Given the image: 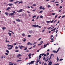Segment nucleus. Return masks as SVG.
<instances>
[{"instance_id": "6e6552de", "label": "nucleus", "mask_w": 65, "mask_h": 65, "mask_svg": "<svg viewBox=\"0 0 65 65\" xmlns=\"http://www.w3.org/2000/svg\"><path fill=\"white\" fill-rule=\"evenodd\" d=\"M22 56V55L19 54L17 55V57H20V56Z\"/></svg>"}, {"instance_id": "6ab92c4d", "label": "nucleus", "mask_w": 65, "mask_h": 65, "mask_svg": "<svg viewBox=\"0 0 65 65\" xmlns=\"http://www.w3.org/2000/svg\"><path fill=\"white\" fill-rule=\"evenodd\" d=\"M27 47H26L25 48L24 50V51H26L27 50Z\"/></svg>"}, {"instance_id": "bb28decb", "label": "nucleus", "mask_w": 65, "mask_h": 65, "mask_svg": "<svg viewBox=\"0 0 65 65\" xmlns=\"http://www.w3.org/2000/svg\"><path fill=\"white\" fill-rule=\"evenodd\" d=\"M56 28H55L54 29L51 30V31H54V30H56Z\"/></svg>"}, {"instance_id": "2eb2a0df", "label": "nucleus", "mask_w": 65, "mask_h": 65, "mask_svg": "<svg viewBox=\"0 0 65 65\" xmlns=\"http://www.w3.org/2000/svg\"><path fill=\"white\" fill-rule=\"evenodd\" d=\"M19 47L20 48V49H21V50H22L23 49V48H22V47H21V46H20V45H19Z\"/></svg>"}, {"instance_id": "603ef678", "label": "nucleus", "mask_w": 65, "mask_h": 65, "mask_svg": "<svg viewBox=\"0 0 65 65\" xmlns=\"http://www.w3.org/2000/svg\"><path fill=\"white\" fill-rule=\"evenodd\" d=\"M51 7V6L50 5H48V8H49V7Z\"/></svg>"}, {"instance_id": "49530a36", "label": "nucleus", "mask_w": 65, "mask_h": 65, "mask_svg": "<svg viewBox=\"0 0 65 65\" xmlns=\"http://www.w3.org/2000/svg\"><path fill=\"white\" fill-rule=\"evenodd\" d=\"M63 59H60L59 61H62Z\"/></svg>"}, {"instance_id": "dca6fc26", "label": "nucleus", "mask_w": 65, "mask_h": 65, "mask_svg": "<svg viewBox=\"0 0 65 65\" xmlns=\"http://www.w3.org/2000/svg\"><path fill=\"white\" fill-rule=\"evenodd\" d=\"M35 62V61H31V64H33Z\"/></svg>"}, {"instance_id": "4c0bfd02", "label": "nucleus", "mask_w": 65, "mask_h": 65, "mask_svg": "<svg viewBox=\"0 0 65 65\" xmlns=\"http://www.w3.org/2000/svg\"><path fill=\"white\" fill-rule=\"evenodd\" d=\"M20 61H22V60H18L17 62H20Z\"/></svg>"}, {"instance_id": "20e7f679", "label": "nucleus", "mask_w": 65, "mask_h": 65, "mask_svg": "<svg viewBox=\"0 0 65 65\" xmlns=\"http://www.w3.org/2000/svg\"><path fill=\"white\" fill-rule=\"evenodd\" d=\"M14 13H10L9 14V16H12L13 15H14Z\"/></svg>"}, {"instance_id": "f3484780", "label": "nucleus", "mask_w": 65, "mask_h": 65, "mask_svg": "<svg viewBox=\"0 0 65 65\" xmlns=\"http://www.w3.org/2000/svg\"><path fill=\"white\" fill-rule=\"evenodd\" d=\"M29 33H32V32H33V31L32 30H31V31L30 30L29 31Z\"/></svg>"}, {"instance_id": "7ed1b4c3", "label": "nucleus", "mask_w": 65, "mask_h": 65, "mask_svg": "<svg viewBox=\"0 0 65 65\" xmlns=\"http://www.w3.org/2000/svg\"><path fill=\"white\" fill-rule=\"evenodd\" d=\"M8 47H10L11 48H12L13 47V46H12L8 44L7 45Z\"/></svg>"}, {"instance_id": "473e14b6", "label": "nucleus", "mask_w": 65, "mask_h": 65, "mask_svg": "<svg viewBox=\"0 0 65 65\" xmlns=\"http://www.w3.org/2000/svg\"><path fill=\"white\" fill-rule=\"evenodd\" d=\"M40 18L41 19H42V18H43V17L42 16H40Z\"/></svg>"}, {"instance_id": "69168bd1", "label": "nucleus", "mask_w": 65, "mask_h": 65, "mask_svg": "<svg viewBox=\"0 0 65 65\" xmlns=\"http://www.w3.org/2000/svg\"><path fill=\"white\" fill-rule=\"evenodd\" d=\"M6 42H9V41H6Z\"/></svg>"}, {"instance_id": "052dcab7", "label": "nucleus", "mask_w": 65, "mask_h": 65, "mask_svg": "<svg viewBox=\"0 0 65 65\" xmlns=\"http://www.w3.org/2000/svg\"><path fill=\"white\" fill-rule=\"evenodd\" d=\"M42 9H43V10H44L45 9V8L44 7H43L42 8Z\"/></svg>"}, {"instance_id": "a211bd4d", "label": "nucleus", "mask_w": 65, "mask_h": 65, "mask_svg": "<svg viewBox=\"0 0 65 65\" xmlns=\"http://www.w3.org/2000/svg\"><path fill=\"white\" fill-rule=\"evenodd\" d=\"M42 6H40V9H42Z\"/></svg>"}, {"instance_id": "a878e982", "label": "nucleus", "mask_w": 65, "mask_h": 65, "mask_svg": "<svg viewBox=\"0 0 65 65\" xmlns=\"http://www.w3.org/2000/svg\"><path fill=\"white\" fill-rule=\"evenodd\" d=\"M37 42H35L34 43V44H33V45H34L35 44H36V43H37Z\"/></svg>"}, {"instance_id": "e433bc0d", "label": "nucleus", "mask_w": 65, "mask_h": 65, "mask_svg": "<svg viewBox=\"0 0 65 65\" xmlns=\"http://www.w3.org/2000/svg\"><path fill=\"white\" fill-rule=\"evenodd\" d=\"M29 57H31V54H29L28 55Z\"/></svg>"}, {"instance_id": "680f3d73", "label": "nucleus", "mask_w": 65, "mask_h": 65, "mask_svg": "<svg viewBox=\"0 0 65 65\" xmlns=\"http://www.w3.org/2000/svg\"><path fill=\"white\" fill-rule=\"evenodd\" d=\"M21 47H25L23 46L22 45H21Z\"/></svg>"}, {"instance_id": "37998d69", "label": "nucleus", "mask_w": 65, "mask_h": 65, "mask_svg": "<svg viewBox=\"0 0 65 65\" xmlns=\"http://www.w3.org/2000/svg\"><path fill=\"white\" fill-rule=\"evenodd\" d=\"M8 50H11L12 49V48H8Z\"/></svg>"}, {"instance_id": "c9c22d12", "label": "nucleus", "mask_w": 65, "mask_h": 65, "mask_svg": "<svg viewBox=\"0 0 65 65\" xmlns=\"http://www.w3.org/2000/svg\"><path fill=\"white\" fill-rule=\"evenodd\" d=\"M48 59L46 60V59H45V61L46 62L47 61H48Z\"/></svg>"}, {"instance_id": "a19ab883", "label": "nucleus", "mask_w": 65, "mask_h": 65, "mask_svg": "<svg viewBox=\"0 0 65 65\" xmlns=\"http://www.w3.org/2000/svg\"><path fill=\"white\" fill-rule=\"evenodd\" d=\"M55 14H56V13H52V14L53 15H55Z\"/></svg>"}, {"instance_id": "0eeeda50", "label": "nucleus", "mask_w": 65, "mask_h": 65, "mask_svg": "<svg viewBox=\"0 0 65 65\" xmlns=\"http://www.w3.org/2000/svg\"><path fill=\"white\" fill-rule=\"evenodd\" d=\"M16 21H17V22H21V20L19 19H16Z\"/></svg>"}, {"instance_id": "ddd939ff", "label": "nucleus", "mask_w": 65, "mask_h": 65, "mask_svg": "<svg viewBox=\"0 0 65 65\" xmlns=\"http://www.w3.org/2000/svg\"><path fill=\"white\" fill-rule=\"evenodd\" d=\"M53 53H57V51H56L53 50Z\"/></svg>"}, {"instance_id": "79ce46f5", "label": "nucleus", "mask_w": 65, "mask_h": 65, "mask_svg": "<svg viewBox=\"0 0 65 65\" xmlns=\"http://www.w3.org/2000/svg\"><path fill=\"white\" fill-rule=\"evenodd\" d=\"M10 2H13V0H10Z\"/></svg>"}, {"instance_id": "de8ad7c7", "label": "nucleus", "mask_w": 65, "mask_h": 65, "mask_svg": "<svg viewBox=\"0 0 65 65\" xmlns=\"http://www.w3.org/2000/svg\"><path fill=\"white\" fill-rule=\"evenodd\" d=\"M51 28H52L51 27H49V28H48L47 29H48V30H49L50 29H51Z\"/></svg>"}, {"instance_id": "412c9836", "label": "nucleus", "mask_w": 65, "mask_h": 65, "mask_svg": "<svg viewBox=\"0 0 65 65\" xmlns=\"http://www.w3.org/2000/svg\"><path fill=\"white\" fill-rule=\"evenodd\" d=\"M18 2H19V1H18L15 2H14V4H17V3H18Z\"/></svg>"}, {"instance_id": "1a4fd4ad", "label": "nucleus", "mask_w": 65, "mask_h": 65, "mask_svg": "<svg viewBox=\"0 0 65 65\" xmlns=\"http://www.w3.org/2000/svg\"><path fill=\"white\" fill-rule=\"evenodd\" d=\"M10 9V8L9 7H8L6 9V10H9V9Z\"/></svg>"}, {"instance_id": "5fc2aeb1", "label": "nucleus", "mask_w": 65, "mask_h": 65, "mask_svg": "<svg viewBox=\"0 0 65 65\" xmlns=\"http://www.w3.org/2000/svg\"><path fill=\"white\" fill-rule=\"evenodd\" d=\"M45 57H44V58H43V60H45Z\"/></svg>"}, {"instance_id": "39448f33", "label": "nucleus", "mask_w": 65, "mask_h": 65, "mask_svg": "<svg viewBox=\"0 0 65 65\" xmlns=\"http://www.w3.org/2000/svg\"><path fill=\"white\" fill-rule=\"evenodd\" d=\"M23 9H21L20 10H19L18 11H17V12H22L23 11Z\"/></svg>"}, {"instance_id": "f704fd0d", "label": "nucleus", "mask_w": 65, "mask_h": 65, "mask_svg": "<svg viewBox=\"0 0 65 65\" xmlns=\"http://www.w3.org/2000/svg\"><path fill=\"white\" fill-rule=\"evenodd\" d=\"M55 0H53L52 1H50V2H55Z\"/></svg>"}, {"instance_id": "13d9d810", "label": "nucleus", "mask_w": 65, "mask_h": 65, "mask_svg": "<svg viewBox=\"0 0 65 65\" xmlns=\"http://www.w3.org/2000/svg\"><path fill=\"white\" fill-rule=\"evenodd\" d=\"M42 44V43H41L40 44H38V45H41V44Z\"/></svg>"}, {"instance_id": "aec40b11", "label": "nucleus", "mask_w": 65, "mask_h": 65, "mask_svg": "<svg viewBox=\"0 0 65 65\" xmlns=\"http://www.w3.org/2000/svg\"><path fill=\"white\" fill-rule=\"evenodd\" d=\"M12 12H13V13H14V14L15 13H15H16L15 11H12Z\"/></svg>"}, {"instance_id": "3c124183", "label": "nucleus", "mask_w": 65, "mask_h": 65, "mask_svg": "<svg viewBox=\"0 0 65 65\" xmlns=\"http://www.w3.org/2000/svg\"><path fill=\"white\" fill-rule=\"evenodd\" d=\"M19 52V50H16L15 51V52Z\"/></svg>"}, {"instance_id": "cd10ccee", "label": "nucleus", "mask_w": 65, "mask_h": 65, "mask_svg": "<svg viewBox=\"0 0 65 65\" xmlns=\"http://www.w3.org/2000/svg\"><path fill=\"white\" fill-rule=\"evenodd\" d=\"M22 35L23 36H26L25 34H22Z\"/></svg>"}, {"instance_id": "393cba45", "label": "nucleus", "mask_w": 65, "mask_h": 65, "mask_svg": "<svg viewBox=\"0 0 65 65\" xmlns=\"http://www.w3.org/2000/svg\"><path fill=\"white\" fill-rule=\"evenodd\" d=\"M46 22L47 23H50L51 21H46Z\"/></svg>"}, {"instance_id": "2f4dec72", "label": "nucleus", "mask_w": 65, "mask_h": 65, "mask_svg": "<svg viewBox=\"0 0 65 65\" xmlns=\"http://www.w3.org/2000/svg\"><path fill=\"white\" fill-rule=\"evenodd\" d=\"M19 48V47L17 46L15 47V49H18Z\"/></svg>"}, {"instance_id": "9d476101", "label": "nucleus", "mask_w": 65, "mask_h": 65, "mask_svg": "<svg viewBox=\"0 0 65 65\" xmlns=\"http://www.w3.org/2000/svg\"><path fill=\"white\" fill-rule=\"evenodd\" d=\"M5 14L7 15H8V12H5Z\"/></svg>"}, {"instance_id": "ea45409f", "label": "nucleus", "mask_w": 65, "mask_h": 65, "mask_svg": "<svg viewBox=\"0 0 65 65\" xmlns=\"http://www.w3.org/2000/svg\"><path fill=\"white\" fill-rule=\"evenodd\" d=\"M24 40H23V41L24 42H25V41H26V39L25 38H24Z\"/></svg>"}, {"instance_id": "a18cd8bd", "label": "nucleus", "mask_w": 65, "mask_h": 65, "mask_svg": "<svg viewBox=\"0 0 65 65\" xmlns=\"http://www.w3.org/2000/svg\"><path fill=\"white\" fill-rule=\"evenodd\" d=\"M45 31V30L44 29H43L42 31V32H44V31Z\"/></svg>"}, {"instance_id": "7c9ffc66", "label": "nucleus", "mask_w": 65, "mask_h": 65, "mask_svg": "<svg viewBox=\"0 0 65 65\" xmlns=\"http://www.w3.org/2000/svg\"><path fill=\"white\" fill-rule=\"evenodd\" d=\"M48 64H51V65H52V62H50Z\"/></svg>"}, {"instance_id": "5701e85b", "label": "nucleus", "mask_w": 65, "mask_h": 65, "mask_svg": "<svg viewBox=\"0 0 65 65\" xmlns=\"http://www.w3.org/2000/svg\"><path fill=\"white\" fill-rule=\"evenodd\" d=\"M8 34H9V35L10 36H11V33L10 32H8Z\"/></svg>"}, {"instance_id": "0e129e2a", "label": "nucleus", "mask_w": 65, "mask_h": 65, "mask_svg": "<svg viewBox=\"0 0 65 65\" xmlns=\"http://www.w3.org/2000/svg\"><path fill=\"white\" fill-rule=\"evenodd\" d=\"M59 7L60 8H62V6H60Z\"/></svg>"}, {"instance_id": "774afa93", "label": "nucleus", "mask_w": 65, "mask_h": 65, "mask_svg": "<svg viewBox=\"0 0 65 65\" xmlns=\"http://www.w3.org/2000/svg\"><path fill=\"white\" fill-rule=\"evenodd\" d=\"M47 64H46V63H44V65H46Z\"/></svg>"}, {"instance_id": "c03bdc74", "label": "nucleus", "mask_w": 65, "mask_h": 65, "mask_svg": "<svg viewBox=\"0 0 65 65\" xmlns=\"http://www.w3.org/2000/svg\"><path fill=\"white\" fill-rule=\"evenodd\" d=\"M65 17V15L63 16L61 18L62 19V18H64Z\"/></svg>"}, {"instance_id": "72a5a7b5", "label": "nucleus", "mask_w": 65, "mask_h": 65, "mask_svg": "<svg viewBox=\"0 0 65 65\" xmlns=\"http://www.w3.org/2000/svg\"><path fill=\"white\" fill-rule=\"evenodd\" d=\"M36 15H34L32 17V18H36Z\"/></svg>"}, {"instance_id": "c85d7f7f", "label": "nucleus", "mask_w": 65, "mask_h": 65, "mask_svg": "<svg viewBox=\"0 0 65 65\" xmlns=\"http://www.w3.org/2000/svg\"><path fill=\"white\" fill-rule=\"evenodd\" d=\"M40 61V60H38L37 61L36 63H38L39 62V61Z\"/></svg>"}, {"instance_id": "4d7b16f0", "label": "nucleus", "mask_w": 65, "mask_h": 65, "mask_svg": "<svg viewBox=\"0 0 65 65\" xmlns=\"http://www.w3.org/2000/svg\"><path fill=\"white\" fill-rule=\"evenodd\" d=\"M32 5V6H36V4H34Z\"/></svg>"}, {"instance_id": "8fccbe9b", "label": "nucleus", "mask_w": 65, "mask_h": 65, "mask_svg": "<svg viewBox=\"0 0 65 65\" xmlns=\"http://www.w3.org/2000/svg\"><path fill=\"white\" fill-rule=\"evenodd\" d=\"M42 11H41L39 12V13H42Z\"/></svg>"}, {"instance_id": "58836bf2", "label": "nucleus", "mask_w": 65, "mask_h": 65, "mask_svg": "<svg viewBox=\"0 0 65 65\" xmlns=\"http://www.w3.org/2000/svg\"><path fill=\"white\" fill-rule=\"evenodd\" d=\"M54 20H52V21H50V23H53V22H54Z\"/></svg>"}, {"instance_id": "e2e57ef3", "label": "nucleus", "mask_w": 65, "mask_h": 65, "mask_svg": "<svg viewBox=\"0 0 65 65\" xmlns=\"http://www.w3.org/2000/svg\"><path fill=\"white\" fill-rule=\"evenodd\" d=\"M29 52V50H27L26 51V52Z\"/></svg>"}, {"instance_id": "4468645a", "label": "nucleus", "mask_w": 65, "mask_h": 65, "mask_svg": "<svg viewBox=\"0 0 65 65\" xmlns=\"http://www.w3.org/2000/svg\"><path fill=\"white\" fill-rule=\"evenodd\" d=\"M6 52H7V53H8V54H9V51L7 50H6Z\"/></svg>"}, {"instance_id": "f03ea898", "label": "nucleus", "mask_w": 65, "mask_h": 65, "mask_svg": "<svg viewBox=\"0 0 65 65\" xmlns=\"http://www.w3.org/2000/svg\"><path fill=\"white\" fill-rule=\"evenodd\" d=\"M43 55H44V54L43 53L42 54H41L39 56V59H40L41 58V56H43Z\"/></svg>"}, {"instance_id": "f257e3e1", "label": "nucleus", "mask_w": 65, "mask_h": 65, "mask_svg": "<svg viewBox=\"0 0 65 65\" xmlns=\"http://www.w3.org/2000/svg\"><path fill=\"white\" fill-rule=\"evenodd\" d=\"M39 25H32V27H34L35 28H37L38 27Z\"/></svg>"}, {"instance_id": "338daca9", "label": "nucleus", "mask_w": 65, "mask_h": 65, "mask_svg": "<svg viewBox=\"0 0 65 65\" xmlns=\"http://www.w3.org/2000/svg\"><path fill=\"white\" fill-rule=\"evenodd\" d=\"M9 65H13V63H12V64H9Z\"/></svg>"}, {"instance_id": "9b49d317", "label": "nucleus", "mask_w": 65, "mask_h": 65, "mask_svg": "<svg viewBox=\"0 0 65 65\" xmlns=\"http://www.w3.org/2000/svg\"><path fill=\"white\" fill-rule=\"evenodd\" d=\"M57 61L58 62L59 61V58L58 57H57Z\"/></svg>"}, {"instance_id": "c756f323", "label": "nucleus", "mask_w": 65, "mask_h": 65, "mask_svg": "<svg viewBox=\"0 0 65 65\" xmlns=\"http://www.w3.org/2000/svg\"><path fill=\"white\" fill-rule=\"evenodd\" d=\"M30 42H28V43H27V44L28 45H29V44H30Z\"/></svg>"}, {"instance_id": "4be33fe9", "label": "nucleus", "mask_w": 65, "mask_h": 65, "mask_svg": "<svg viewBox=\"0 0 65 65\" xmlns=\"http://www.w3.org/2000/svg\"><path fill=\"white\" fill-rule=\"evenodd\" d=\"M20 3H23V2L21 1L19 3V4H20Z\"/></svg>"}, {"instance_id": "6e6d98bb", "label": "nucleus", "mask_w": 65, "mask_h": 65, "mask_svg": "<svg viewBox=\"0 0 65 65\" xmlns=\"http://www.w3.org/2000/svg\"><path fill=\"white\" fill-rule=\"evenodd\" d=\"M59 65V63H57V64H55V65Z\"/></svg>"}, {"instance_id": "423d86ee", "label": "nucleus", "mask_w": 65, "mask_h": 65, "mask_svg": "<svg viewBox=\"0 0 65 65\" xmlns=\"http://www.w3.org/2000/svg\"><path fill=\"white\" fill-rule=\"evenodd\" d=\"M13 4H8V5H9L10 6H11V5H12Z\"/></svg>"}, {"instance_id": "864d4df0", "label": "nucleus", "mask_w": 65, "mask_h": 65, "mask_svg": "<svg viewBox=\"0 0 65 65\" xmlns=\"http://www.w3.org/2000/svg\"><path fill=\"white\" fill-rule=\"evenodd\" d=\"M28 37H31V35H29L28 36Z\"/></svg>"}, {"instance_id": "bf43d9fd", "label": "nucleus", "mask_w": 65, "mask_h": 65, "mask_svg": "<svg viewBox=\"0 0 65 65\" xmlns=\"http://www.w3.org/2000/svg\"><path fill=\"white\" fill-rule=\"evenodd\" d=\"M44 47H46V45H44Z\"/></svg>"}, {"instance_id": "b1692460", "label": "nucleus", "mask_w": 65, "mask_h": 65, "mask_svg": "<svg viewBox=\"0 0 65 65\" xmlns=\"http://www.w3.org/2000/svg\"><path fill=\"white\" fill-rule=\"evenodd\" d=\"M2 29H3V30H4L5 29H6V27H3Z\"/></svg>"}, {"instance_id": "f8f14e48", "label": "nucleus", "mask_w": 65, "mask_h": 65, "mask_svg": "<svg viewBox=\"0 0 65 65\" xmlns=\"http://www.w3.org/2000/svg\"><path fill=\"white\" fill-rule=\"evenodd\" d=\"M60 47H59L58 48V50L57 51L56 53H58V51H59V50H60Z\"/></svg>"}, {"instance_id": "09e8293b", "label": "nucleus", "mask_w": 65, "mask_h": 65, "mask_svg": "<svg viewBox=\"0 0 65 65\" xmlns=\"http://www.w3.org/2000/svg\"><path fill=\"white\" fill-rule=\"evenodd\" d=\"M5 55H7H7H8V53H5Z\"/></svg>"}]
</instances>
